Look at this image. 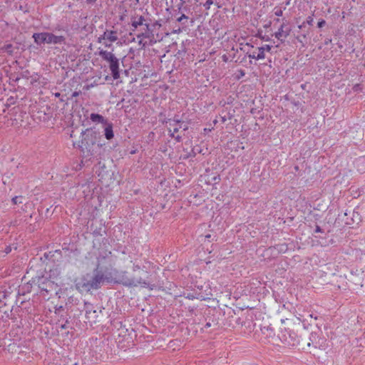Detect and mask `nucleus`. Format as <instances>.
<instances>
[{"mask_svg": "<svg viewBox=\"0 0 365 365\" xmlns=\"http://www.w3.org/2000/svg\"><path fill=\"white\" fill-rule=\"evenodd\" d=\"M112 252L108 249L107 240L103 241L100 247H93L83 261V266L88 269L94 267L93 273H87L76 278V289L81 293L98 289L104 282L121 284L129 287H145L147 272L139 267H133V273L120 272L112 269Z\"/></svg>", "mask_w": 365, "mask_h": 365, "instance_id": "obj_1", "label": "nucleus"}, {"mask_svg": "<svg viewBox=\"0 0 365 365\" xmlns=\"http://www.w3.org/2000/svg\"><path fill=\"white\" fill-rule=\"evenodd\" d=\"M130 36H136L138 48H143L146 46H150L156 43L154 35L149 29L148 24L143 16L134 15L130 20Z\"/></svg>", "mask_w": 365, "mask_h": 365, "instance_id": "obj_2", "label": "nucleus"}, {"mask_svg": "<svg viewBox=\"0 0 365 365\" xmlns=\"http://www.w3.org/2000/svg\"><path fill=\"white\" fill-rule=\"evenodd\" d=\"M294 323L289 322L283 329H281L280 339L282 343L288 346H295L299 343L297 334L294 327Z\"/></svg>", "mask_w": 365, "mask_h": 365, "instance_id": "obj_3", "label": "nucleus"}, {"mask_svg": "<svg viewBox=\"0 0 365 365\" xmlns=\"http://www.w3.org/2000/svg\"><path fill=\"white\" fill-rule=\"evenodd\" d=\"M32 37L34 42L38 45L42 43L58 44L63 43L65 41V38L63 36H56L48 32L34 33Z\"/></svg>", "mask_w": 365, "mask_h": 365, "instance_id": "obj_4", "label": "nucleus"}, {"mask_svg": "<svg viewBox=\"0 0 365 365\" xmlns=\"http://www.w3.org/2000/svg\"><path fill=\"white\" fill-rule=\"evenodd\" d=\"M99 55L104 59L105 61L109 62L110 63V70L111 71V74L114 79H118L120 78V72H119V61L115 56V55L110 52L106 50H100Z\"/></svg>", "mask_w": 365, "mask_h": 365, "instance_id": "obj_5", "label": "nucleus"}, {"mask_svg": "<svg viewBox=\"0 0 365 365\" xmlns=\"http://www.w3.org/2000/svg\"><path fill=\"white\" fill-rule=\"evenodd\" d=\"M166 126L170 135L173 138H175L177 141H179L181 139V135L178 134V133L181 129V132H184L188 128V125L186 122L172 119L166 121Z\"/></svg>", "mask_w": 365, "mask_h": 365, "instance_id": "obj_6", "label": "nucleus"}, {"mask_svg": "<svg viewBox=\"0 0 365 365\" xmlns=\"http://www.w3.org/2000/svg\"><path fill=\"white\" fill-rule=\"evenodd\" d=\"M51 282L55 285V288L58 291L59 287L63 283V275L61 268L58 266H55L51 268L48 272H45Z\"/></svg>", "mask_w": 365, "mask_h": 365, "instance_id": "obj_7", "label": "nucleus"}, {"mask_svg": "<svg viewBox=\"0 0 365 365\" xmlns=\"http://www.w3.org/2000/svg\"><path fill=\"white\" fill-rule=\"evenodd\" d=\"M118 38L116 31L106 30L98 38V42L106 48H110Z\"/></svg>", "mask_w": 365, "mask_h": 365, "instance_id": "obj_8", "label": "nucleus"}, {"mask_svg": "<svg viewBox=\"0 0 365 365\" xmlns=\"http://www.w3.org/2000/svg\"><path fill=\"white\" fill-rule=\"evenodd\" d=\"M33 282L36 283L42 291H45L46 292L55 291L57 292L55 285H53L54 284L51 282L50 279L45 274L42 276L33 278Z\"/></svg>", "mask_w": 365, "mask_h": 365, "instance_id": "obj_9", "label": "nucleus"}, {"mask_svg": "<svg viewBox=\"0 0 365 365\" xmlns=\"http://www.w3.org/2000/svg\"><path fill=\"white\" fill-rule=\"evenodd\" d=\"M271 48L272 46L269 45L257 47L250 52L249 58L255 60L264 59L266 56V53H269Z\"/></svg>", "mask_w": 365, "mask_h": 365, "instance_id": "obj_10", "label": "nucleus"}, {"mask_svg": "<svg viewBox=\"0 0 365 365\" xmlns=\"http://www.w3.org/2000/svg\"><path fill=\"white\" fill-rule=\"evenodd\" d=\"M85 137L81 140V145H80L82 149H87L89 145H94L97 138V133L95 131H83Z\"/></svg>", "mask_w": 365, "mask_h": 365, "instance_id": "obj_11", "label": "nucleus"}, {"mask_svg": "<svg viewBox=\"0 0 365 365\" xmlns=\"http://www.w3.org/2000/svg\"><path fill=\"white\" fill-rule=\"evenodd\" d=\"M291 29L287 26L286 23H283L278 30L274 33L275 38L281 43H284L286 38L290 34Z\"/></svg>", "mask_w": 365, "mask_h": 365, "instance_id": "obj_12", "label": "nucleus"}, {"mask_svg": "<svg viewBox=\"0 0 365 365\" xmlns=\"http://www.w3.org/2000/svg\"><path fill=\"white\" fill-rule=\"evenodd\" d=\"M206 293L205 294L200 293L197 297L195 296L193 294L189 293L185 297L188 299H200V300H207L210 299L212 296L210 287L209 286L208 290L205 291Z\"/></svg>", "mask_w": 365, "mask_h": 365, "instance_id": "obj_13", "label": "nucleus"}, {"mask_svg": "<svg viewBox=\"0 0 365 365\" xmlns=\"http://www.w3.org/2000/svg\"><path fill=\"white\" fill-rule=\"evenodd\" d=\"M106 126L104 129V135L107 140H111L114 137V133L113 130V124L112 123H106Z\"/></svg>", "mask_w": 365, "mask_h": 365, "instance_id": "obj_14", "label": "nucleus"}, {"mask_svg": "<svg viewBox=\"0 0 365 365\" xmlns=\"http://www.w3.org/2000/svg\"><path fill=\"white\" fill-rule=\"evenodd\" d=\"M90 119L93 123H99L103 124L107 123L106 120L101 115L98 113H91L90 115Z\"/></svg>", "mask_w": 365, "mask_h": 365, "instance_id": "obj_15", "label": "nucleus"}, {"mask_svg": "<svg viewBox=\"0 0 365 365\" xmlns=\"http://www.w3.org/2000/svg\"><path fill=\"white\" fill-rule=\"evenodd\" d=\"M1 49L10 55L13 54L14 51V48L11 43L5 44Z\"/></svg>", "mask_w": 365, "mask_h": 365, "instance_id": "obj_16", "label": "nucleus"}, {"mask_svg": "<svg viewBox=\"0 0 365 365\" xmlns=\"http://www.w3.org/2000/svg\"><path fill=\"white\" fill-rule=\"evenodd\" d=\"M274 14L277 16H282L283 14V9L280 7H275L274 9Z\"/></svg>", "mask_w": 365, "mask_h": 365, "instance_id": "obj_17", "label": "nucleus"}, {"mask_svg": "<svg viewBox=\"0 0 365 365\" xmlns=\"http://www.w3.org/2000/svg\"><path fill=\"white\" fill-rule=\"evenodd\" d=\"M245 75V72L243 70H239L237 71V73L236 75V78L240 79L241 78L244 77Z\"/></svg>", "mask_w": 365, "mask_h": 365, "instance_id": "obj_18", "label": "nucleus"}, {"mask_svg": "<svg viewBox=\"0 0 365 365\" xmlns=\"http://www.w3.org/2000/svg\"><path fill=\"white\" fill-rule=\"evenodd\" d=\"M313 21L314 20L312 16H309L307 17V21L305 22L309 25H312Z\"/></svg>", "mask_w": 365, "mask_h": 365, "instance_id": "obj_19", "label": "nucleus"}, {"mask_svg": "<svg viewBox=\"0 0 365 365\" xmlns=\"http://www.w3.org/2000/svg\"><path fill=\"white\" fill-rule=\"evenodd\" d=\"M326 22L324 20L322 19L318 21L317 26L319 28H322L325 25Z\"/></svg>", "mask_w": 365, "mask_h": 365, "instance_id": "obj_20", "label": "nucleus"}, {"mask_svg": "<svg viewBox=\"0 0 365 365\" xmlns=\"http://www.w3.org/2000/svg\"><path fill=\"white\" fill-rule=\"evenodd\" d=\"M212 4H213L212 0H207L205 4V6H206L207 9H209Z\"/></svg>", "mask_w": 365, "mask_h": 365, "instance_id": "obj_21", "label": "nucleus"}, {"mask_svg": "<svg viewBox=\"0 0 365 365\" xmlns=\"http://www.w3.org/2000/svg\"><path fill=\"white\" fill-rule=\"evenodd\" d=\"M12 202L14 205H16L18 203H21V202L19 200V197H17V196L12 198Z\"/></svg>", "mask_w": 365, "mask_h": 365, "instance_id": "obj_22", "label": "nucleus"}, {"mask_svg": "<svg viewBox=\"0 0 365 365\" xmlns=\"http://www.w3.org/2000/svg\"><path fill=\"white\" fill-rule=\"evenodd\" d=\"M353 90H354V91H359V90H361V88L360 87V85H359V84H356V85H354V87H353Z\"/></svg>", "mask_w": 365, "mask_h": 365, "instance_id": "obj_23", "label": "nucleus"}, {"mask_svg": "<svg viewBox=\"0 0 365 365\" xmlns=\"http://www.w3.org/2000/svg\"><path fill=\"white\" fill-rule=\"evenodd\" d=\"M81 93V91H74L72 94V97L76 98Z\"/></svg>", "mask_w": 365, "mask_h": 365, "instance_id": "obj_24", "label": "nucleus"}, {"mask_svg": "<svg viewBox=\"0 0 365 365\" xmlns=\"http://www.w3.org/2000/svg\"><path fill=\"white\" fill-rule=\"evenodd\" d=\"M305 24H306V22H305V21H304L302 24H300V25H299V26H298V29H302L303 27H304V26H305Z\"/></svg>", "mask_w": 365, "mask_h": 365, "instance_id": "obj_25", "label": "nucleus"}, {"mask_svg": "<svg viewBox=\"0 0 365 365\" xmlns=\"http://www.w3.org/2000/svg\"><path fill=\"white\" fill-rule=\"evenodd\" d=\"M321 232V229L319 226H317L316 228V232Z\"/></svg>", "mask_w": 365, "mask_h": 365, "instance_id": "obj_26", "label": "nucleus"}, {"mask_svg": "<svg viewBox=\"0 0 365 365\" xmlns=\"http://www.w3.org/2000/svg\"><path fill=\"white\" fill-rule=\"evenodd\" d=\"M288 321V319H282V324H286V322Z\"/></svg>", "mask_w": 365, "mask_h": 365, "instance_id": "obj_27", "label": "nucleus"}, {"mask_svg": "<svg viewBox=\"0 0 365 365\" xmlns=\"http://www.w3.org/2000/svg\"><path fill=\"white\" fill-rule=\"evenodd\" d=\"M54 95L56 97H59L61 96L60 93H56Z\"/></svg>", "mask_w": 365, "mask_h": 365, "instance_id": "obj_28", "label": "nucleus"}, {"mask_svg": "<svg viewBox=\"0 0 365 365\" xmlns=\"http://www.w3.org/2000/svg\"><path fill=\"white\" fill-rule=\"evenodd\" d=\"M210 237H211V235L210 234L205 235V238H207V239H210Z\"/></svg>", "mask_w": 365, "mask_h": 365, "instance_id": "obj_29", "label": "nucleus"}, {"mask_svg": "<svg viewBox=\"0 0 365 365\" xmlns=\"http://www.w3.org/2000/svg\"><path fill=\"white\" fill-rule=\"evenodd\" d=\"M133 41H135V37H133Z\"/></svg>", "mask_w": 365, "mask_h": 365, "instance_id": "obj_30", "label": "nucleus"}, {"mask_svg": "<svg viewBox=\"0 0 365 365\" xmlns=\"http://www.w3.org/2000/svg\"><path fill=\"white\" fill-rule=\"evenodd\" d=\"M9 251H11V249H7V252H9Z\"/></svg>", "mask_w": 365, "mask_h": 365, "instance_id": "obj_31", "label": "nucleus"}, {"mask_svg": "<svg viewBox=\"0 0 365 365\" xmlns=\"http://www.w3.org/2000/svg\"><path fill=\"white\" fill-rule=\"evenodd\" d=\"M9 251H11V249H7V252H9Z\"/></svg>", "mask_w": 365, "mask_h": 365, "instance_id": "obj_32", "label": "nucleus"}, {"mask_svg": "<svg viewBox=\"0 0 365 365\" xmlns=\"http://www.w3.org/2000/svg\"><path fill=\"white\" fill-rule=\"evenodd\" d=\"M88 147H90V145ZM87 150H88V151H91V149H89V148H88Z\"/></svg>", "mask_w": 365, "mask_h": 365, "instance_id": "obj_33", "label": "nucleus"}]
</instances>
